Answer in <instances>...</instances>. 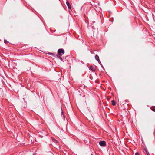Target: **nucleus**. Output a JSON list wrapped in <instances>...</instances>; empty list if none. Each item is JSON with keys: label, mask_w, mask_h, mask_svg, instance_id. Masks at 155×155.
Instances as JSON below:
<instances>
[{"label": "nucleus", "mask_w": 155, "mask_h": 155, "mask_svg": "<svg viewBox=\"0 0 155 155\" xmlns=\"http://www.w3.org/2000/svg\"><path fill=\"white\" fill-rule=\"evenodd\" d=\"M99 144L101 146H104L106 145V142L105 141H102L99 142Z\"/></svg>", "instance_id": "2"}, {"label": "nucleus", "mask_w": 155, "mask_h": 155, "mask_svg": "<svg viewBox=\"0 0 155 155\" xmlns=\"http://www.w3.org/2000/svg\"><path fill=\"white\" fill-rule=\"evenodd\" d=\"M49 54H50V55H53V54H53V53H49Z\"/></svg>", "instance_id": "10"}, {"label": "nucleus", "mask_w": 155, "mask_h": 155, "mask_svg": "<svg viewBox=\"0 0 155 155\" xmlns=\"http://www.w3.org/2000/svg\"><path fill=\"white\" fill-rule=\"evenodd\" d=\"M151 109L152 110L155 112V107H152Z\"/></svg>", "instance_id": "9"}, {"label": "nucleus", "mask_w": 155, "mask_h": 155, "mask_svg": "<svg viewBox=\"0 0 155 155\" xmlns=\"http://www.w3.org/2000/svg\"><path fill=\"white\" fill-rule=\"evenodd\" d=\"M135 155H139V153H136Z\"/></svg>", "instance_id": "11"}, {"label": "nucleus", "mask_w": 155, "mask_h": 155, "mask_svg": "<svg viewBox=\"0 0 155 155\" xmlns=\"http://www.w3.org/2000/svg\"><path fill=\"white\" fill-rule=\"evenodd\" d=\"M95 58L97 60L99 63V62L100 61L99 57L98 55H96L95 56Z\"/></svg>", "instance_id": "4"}, {"label": "nucleus", "mask_w": 155, "mask_h": 155, "mask_svg": "<svg viewBox=\"0 0 155 155\" xmlns=\"http://www.w3.org/2000/svg\"><path fill=\"white\" fill-rule=\"evenodd\" d=\"M95 67L91 66L90 67V69L91 70H92V71H95Z\"/></svg>", "instance_id": "5"}, {"label": "nucleus", "mask_w": 155, "mask_h": 155, "mask_svg": "<svg viewBox=\"0 0 155 155\" xmlns=\"http://www.w3.org/2000/svg\"><path fill=\"white\" fill-rule=\"evenodd\" d=\"M111 102L112 105L113 106H114L116 104V102L114 100H112L111 101Z\"/></svg>", "instance_id": "6"}, {"label": "nucleus", "mask_w": 155, "mask_h": 155, "mask_svg": "<svg viewBox=\"0 0 155 155\" xmlns=\"http://www.w3.org/2000/svg\"><path fill=\"white\" fill-rule=\"evenodd\" d=\"M155 1V0H154Z\"/></svg>", "instance_id": "12"}, {"label": "nucleus", "mask_w": 155, "mask_h": 155, "mask_svg": "<svg viewBox=\"0 0 155 155\" xmlns=\"http://www.w3.org/2000/svg\"><path fill=\"white\" fill-rule=\"evenodd\" d=\"M52 140L55 143H58V141L54 138H52Z\"/></svg>", "instance_id": "7"}, {"label": "nucleus", "mask_w": 155, "mask_h": 155, "mask_svg": "<svg viewBox=\"0 0 155 155\" xmlns=\"http://www.w3.org/2000/svg\"><path fill=\"white\" fill-rule=\"evenodd\" d=\"M64 53V50L62 49H59L58 51V54L59 55H61V53L63 54Z\"/></svg>", "instance_id": "1"}, {"label": "nucleus", "mask_w": 155, "mask_h": 155, "mask_svg": "<svg viewBox=\"0 0 155 155\" xmlns=\"http://www.w3.org/2000/svg\"><path fill=\"white\" fill-rule=\"evenodd\" d=\"M144 150H145V151H146V153H147V155H150V154H149V152H148V151H147V149H144Z\"/></svg>", "instance_id": "8"}, {"label": "nucleus", "mask_w": 155, "mask_h": 155, "mask_svg": "<svg viewBox=\"0 0 155 155\" xmlns=\"http://www.w3.org/2000/svg\"><path fill=\"white\" fill-rule=\"evenodd\" d=\"M66 3V4L68 7V8L69 9H71V5L70 4L69 2L68 1H67Z\"/></svg>", "instance_id": "3"}]
</instances>
